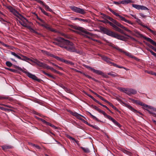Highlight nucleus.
Here are the masks:
<instances>
[{
	"label": "nucleus",
	"mask_w": 156,
	"mask_h": 156,
	"mask_svg": "<svg viewBox=\"0 0 156 156\" xmlns=\"http://www.w3.org/2000/svg\"><path fill=\"white\" fill-rule=\"evenodd\" d=\"M119 90L121 91H122L128 95L130 96L132 94H136L137 91L133 89L130 88H123L122 87H119Z\"/></svg>",
	"instance_id": "nucleus-1"
},
{
	"label": "nucleus",
	"mask_w": 156,
	"mask_h": 156,
	"mask_svg": "<svg viewBox=\"0 0 156 156\" xmlns=\"http://www.w3.org/2000/svg\"><path fill=\"white\" fill-rule=\"evenodd\" d=\"M65 44L66 45L65 47V48L66 50L72 52L76 51V49H75V48L73 46V44L72 42L67 40H66Z\"/></svg>",
	"instance_id": "nucleus-2"
},
{
	"label": "nucleus",
	"mask_w": 156,
	"mask_h": 156,
	"mask_svg": "<svg viewBox=\"0 0 156 156\" xmlns=\"http://www.w3.org/2000/svg\"><path fill=\"white\" fill-rule=\"evenodd\" d=\"M108 20H109L110 21H111L112 22H111L112 23L115 24L117 26L119 27H120L123 29L124 30H126V31L129 33H131V31L130 30L128 29L127 28L122 25L120 23L117 22L115 20H114L113 18L110 17L109 16H108Z\"/></svg>",
	"instance_id": "nucleus-3"
},
{
	"label": "nucleus",
	"mask_w": 156,
	"mask_h": 156,
	"mask_svg": "<svg viewBox=\"0 0 156 156\" xmlns=\"http://www.w3.org/2000/svg\"><path fill=\"white\" fill-rule=\"evenodd\" d=\"M108 9L112 12L114 15H115L116 16L118 17L122 21H123L127 23L130 24H133V23L129 20H128L126 19L124 17L122 16L119 15L117 13L115 12L114 11L111 9L110 8H108Z\"/></svg>",
	"instance_id": "nucleus-4"
},
{
	"label": "nucleus",
	"mask_w": 156,
	"mask_h": 156,
	"mask_svg": "<svg viewBox=\"0 0 156 156\" xmlns=\"http://www.w3.org/2000/svg\"><path fill=\"white\" fill-rule=\"evenodd\" d=\"M8 8L14 15L17 17L21 20H22L23 19H24L27 21V20L25 18L23 17L22 15L19 14L18 12L15 9H14L11 6H9Z\"/></svg>",
	"instance_id": "nucleus-5"
},
{
	"label": "nucleus",
	"mask_w": 156,
	"mask_h": 156,
	"mask_svg": "<svg viewBox=\"0 0 156 156\" xmlns=\"http://www.w3.org/2000/svg\"><path fill=\"white\" fill-rule=\"evenodd\" d=\"M70 8L73 11L80 14H84L86 13L84 9L74 6H71L70 7Z\"/></svg>",
	"instance_id": "nucleus-6"
},
{
	"label": "nucleus",
	"mask_w": 156,
	"mask_h": 156,
	"mask_svg": "<svg viewBox=\"0 0 156 156\" xmlns=\"http://www.w3.org/2000/svg\"><path fill=\"white\" fill-rule=\"evenodd\" d=\"M108 23H109L111 26L113 27L114 30H115L121 33L124 34L126 36H128V35L125 34L124 31L123 30H121V29L119 28L118 27H117L116 25L115 24L113 23H112V22H109L108 21Z\"/></svg>",
	"instance_id": "nucleus-7"
},
{
	"label": "nucleus",
	"mask_w": 156,
	"mask_h": 156,
	"mask_svg": "<svg viewBox=\"0 0 156 156\" xmlns=\"http://www.w3.org/2000/svg\"><path fill=\"white\" fill-rule=\"evenodd\" d=\"M23 72L25 73L29 77L34 80H36L38 82H40L41 80V79H38L35 75H33L29 72L24 71H23Z\"/></svg>",
	"instance_id": "nucleus-8"
},
{
	"label": "nucleus",
	"mask_w": 156,
	"mask_h": 156,
	"mask_svg": "<svg viewBox=\"0 0 156 156\" xmlns=\"http://www.w3.org/2000/svg\"><path fill=\"white\" fill-rule=\"evenodd\" d=\"M73 28L77 30H80V31L82 32L83 33H84L86 34H88L91 36H93L94 35V34L91 33L89 32H88L87 31L85 30L83 28L81 27H75Z\"/></svg>",
	"instance_id": "nucleus-9"
},
{
	"label": "nucleus",
	"mask_w": 156,
	"mask_h": 156,
	"mask_svg": "<svg viewBox=\"0 0 156 156\" xmlns=\"http://www.w3.org/2000/svg\"><path fill=\"white\" fill-rule=\"evenodd\" d=\"M38 23L39 24V25L40 26L45 27L48 30H49L51 31H52V32H56V31L55 30L52 29L51 27H50L49 26V25H48V24L45 23V22H44V23H42V24H40V23Z\"/></svg>",
	"instance_id": "nucleus-10"
},
{
	"label": "nucleus",
	"mask_w": 156,
	"mask_h": 156,
	"mask_svg": "<svg viewBox=\"0 0 156 156\" xmlns=\"http://www.w3.org/2000/svg\"><path fill=\"white\" fill-rule=\"evenodd\" d=\"M125 106L128 108H129V109H130L131 111H132L133 112H135V113H138L141 115H142V114L141 112L137 111L136 109H134L130 105H128L127 104H126Z\"/></svg>",
	"instance_id": "nucleus-11"
},
{
	"label": "nucleus",
	"mask_w": 156,
	"mask_h": 156,
	"mask_svg": "<svg viewBox=\"0 0 156 156\" xmlns=\"http://www.w3.org/2000/svg\"><path fill=\"white\" fill-rule=\"evenodd\" d=\"M108 46H109L114 48H115L120 52H122L123 51V50L122 49H120L118 46H115L113 44L111 43L108 42Z\"/></svg>",
	"instance_id": "nucleus-12"
},
{
	"label": "nucleus",
	"mask_w": 156,
	"mask_h": 156,
	"mask_svg": "<svg viewBox=\"0 0 156 156\" xmlns=\"http://www.w3.org/2000/svg\"><path fill=\"white\" fill-rule=\"evenodd\" d=\"M101 17L104 19L101 20V21L106 23H107V16L102 13H101Z\"/></svg>",
	"instance_id": "nucleus-13"
},
{
	"label": "nucleus",
	"mask_w": 156,
	"mask_h": 156,
	"mask_svg": "<svg viewBox=\"0 0 156 156\" xmlns=\"http://www.w3.org/2000/svg\"><path fill=\"white\" fill-rule=\"evenodd\" d=\"M143 37L145 39L146 41H148L150 42L152 44L154 45H155L156 46V42H155L153 40L145 36H143Z\"/></svg>",
	"instance_id": "nucleus-14"
},
{
	"label": "nucleus",
	"mask_w": 156,
	"mask_h": 156,
	"mask_svg": "<svg viewBox=\"0 0 156 156\" xmlns=\"http://www.w3.org/2000/svg\"><path fill=\"white\" fill-rule=\"evenodd\" d=\"M108 64H111L112 65H113V66H114L115 67H116L118 68H123L126 70H127V69L125 67H124L122 66H119L116 64L112 63V62H110L108 61Z\"/></svg>",
	"instance_id": "nucleus-15"
},
{
	"label": "nucleus",
	"mask_w": 156,
	"mask_h": 156,
	"mask_svg": "<svg viewBox=\"0 0 156 156\" xmlns=\"http://www.w3.org/2000/svg\"><path fill=\"white\" fill-rule=\"evenodd\" d=\"M115 38L124 41L126 40V38L123 36L120 35L118 34H116V36H115Z\"/></svg>",
	"instance_id": "nucleus-16"
},
{
	"label": "nucleus",
	"mask_w": 156,
	"mask_h": 156,
	"mask_svg": "<svg viewBox=\"0 0 156 156\" xmlns=\"http://www.w3.org/2000/svg\"><path fill=\"white\" fill-rule=\"evenodd\" d=\"M20 55L21 56V59H20V60L26 62H27L28 61H30V58L21 54H20Z\"/></svg>",
	"instance_id": "nucleus-17"
},
{
	"label": "nucleus",
	"mask_w": 156,
	"mask_h": 156,
	"mask_svg": "<svg viewBox=\"0 0 156 156\" xmlns=\"http://www.w3.org/2000/svg\"><path fill=\"white\" fill-rule=\"evenodd\" d=\"M91 71L97 74L103 75V73L101 71L96 70L94 68H91Z\"/></svg>",
	"instance_id": "nucleus-18"
},
{
	"label": "nucleus",
	"mask_w": 156,
	"mask_h": 156,
	"mask_svg": "<svg viewBox=\"0 0 156 156\" xmlns=\"http://www.w3.org/2000/svg\"><path fill=\"white\" fill-rule=\"evenodd\" d=\"M55 40L56 41H58V42H63V43L65 44V41L66 40H65L63 38L59 37L55 39Z\"/></svg>",
	"instance_id": "nucleus-19"
},
{
	"label": "nucleus",
	"mask_w": 156,
	"mask_h": 156,
	"mask_svg": "<svg viewBox=\"0 0 156 156\" xmlns=\"http://www.w3.org/2000/svg\"><path fill=\"white\" fill-rule=\"evenodd\" d=\"M116 34L111 31L108 30V36L115 38Z\"/></svg>",
	"instance_id": "nucleus-20"
},
{
	"label": "nucleus",
	"mask_w": 156,
	"mask_h": 156,
	"mask_svg": "<svg viewBox=\"0 0 156 156\" xmlns=\"http://www.w3.org/2000/svg\"><path fill=\"white\" fill-rule=\"evenodd\" d=\"M133 2L131 0H123L121 1L122 4L126 5L129 3H130Z\"/></svg>",
	"instance_id": "nucleus-21"
},
{
	"label": "nucleus",
	"mask_w": 156,
	"mask_h": 156,
	"mask_svg": "<svg viewBox=\"0 0 156 156\" xmlns=\"http://www.w3.org/2000/svg\"><path fill=\"white\" fill-rule=\"evenodd\" d=\"M131 100L132 101H133L134 103H136L137 105H140L142 106L143 105H144L143 103L141 102H140V101L135 100L133 99H131Z\"/></svg>",
	"instance_id": "nucleus-22"
},
{
	"label": "nucleus",
	"mask_w": 156,
	"mask_h": 156,
	"mask_svg": "<svg viewBox=\"0 0 156 156\" xmlns=\"http://www.w3.org/2000/svg\"><path fill=\"white\" fill-rule=\"evenodd\" d=\"M74 20H77L80 21H82L84 23H89V20L86 19H83L81 18H75Z\"/></svg>",
	"instance_id": "nucleus-23"
},
{
	"label": "nucleus",
	"mask_w": 156,
	"mask_h": 156,
	"mask_svg": "<svg viewBox=\"0 0 156 156\" xmlns=\"http://www.w3.org/2000/svg\"><path fill=\"white\" fill-rule=\"evenodd\" d=\"M11 54L14 56L15 57L17 58L20 59H21V56L20 55H19L18 54L16 53L15 52L11 51ZM19 54V55H20Z\"/></svg>",
	"instance_id": "nucleus-24"
},
{
	"label": "nucleus",
	"mask_w": 156,
	"mask_h": 156,
	"mask_svg": "<svg viewBox=\"0 0 156 156\" xmlns=\"http://www.w3.org/2000/svg\"><path fill=\"white\" fill-rule=\"evenodd\" d=\"M101 31L103 33L107 34V29L103 27H101L100 28Z\"/></svg>",
	"instance_id": "nucleus-25"
},
{
	"label": "nucleus",
	"mask_w": 156,
	"mask_h": 156,
	"mask_svg": "<svg viewBox=\"0 0 156 156\" xmlns=\"http://www.w3.org/2000/svg\"><path fill=\"white\" fill-rule=\"evenodd\" d=\"M42 5L44 7L46 10L49 11L50 12H52V10L51 9H50L48 5L45 4L44 3Z\"/></svg>",
	"instance_id": "nucleus-26"
},
{
	"label": "nucleus",
	"mask_w": 156,
	"mask_h": 156,
	"mask_svg": "<svg viewBox=\"0 0 156 156\" xmlns=\"http://www.w3.org/2000/svg\"><path fill=\"white\" fill-rule=\"evenodd\" d=\"M80 148L82 149L83 151L86 153H89L90 152L89 149L88 148L83 147H81Z\"/></svg>",
	"instance_id": "nucleus-27"
},
{
	"label": "nucleus",
	"mask_w": 156,
	"mask_h": 156,
	"mask_svg": "<svg viewBox=\"0 0 156 156\" xmlns=\"http://www.w3.org/2000/svg\"><path fill=\"white\" fill-rule=\"evenodd\" d=\"M90 107L91 108L94 109L95 110L97 111L98 112H99V111H100V109L97 106L94 105H89Z\"/></svg>",
	"instance_id": "nucleus-28"
},
{
	"label": "nucleus",
	"mask_w": 156,
	"mask_h": 156,
	"mask_svg": "<svg viewBox=\"0 0 156 156\" xmlns=\"http://www.w3.org/2000/svg\"><path fill=\"white\" fill-rule=\"evenodd\" d=\"M108 75L111 76L112 77H114L117 76V74L116 73L112 72L108 73Z\"/></svg>",
	"instance_id": "nucleus-29"
},
{
	"label": "nucleus",
	"mask_w": 156,
	"mask_h": 156,
	"mask_svg": "<svg viewBox=\"0 0 156 156\" xmlns=\"http://www.w3.org/2000/svg\"><path fill=\"white\" fill-rule=\"evenodd\" d=\"M108 105H109L110 106L112 107L113 109H115V110L117 111H118V109L116 108V107L114 106L112 104L108 101Z\"/></svg>",
	"instance_id": "nucleus-30"
},
{
	"label": "nucleus",
	"mask_w": 156,
	"mask_h": 156,
	"mask_svg": "<svg viewBox=\"0 0 156 156\" xmlns=\"http://www.w3.org/2000/svg\"><path fill=\"white\" fill-rule=\"evenodd\" d=\"M44 63L42 62H40L39 61H38L36 64L40 67H43V66L44 65Z\"/></svg>",
	"instance_id": "nucleus-31"
},
{
	"label": "nucleus",
	"mask_w": 156,
	"mask_h": 156,
	"mask_svg": "<svg viewBox=\"0 0 156 156\" xmlns=\"http://www.w3.org/2000/svg\"><path fill=\"white\" fill-rule=\"evenodd\" d=\"M81 116L83 117L82 115L78 113L76 115V117L83 121H84V120L83 119L81 118Z\"/></svg>",
	"instance_id": "nucleus-32"
},
{
	"label": "nucleus",
	"mask_w": 156,
	"mask_h": 156,
	"mask_svg": "<svg viewBox=\"0 0 156 156\" xmlns=\"http://www.w3.org/2000/svg\"><path fill=\"white\" fill-rule=\"evenodd\" d=\"M112 122L116 126H117L119 127H120L121 126L120 124L117 121H116L115 119H114V121H113Z\"/></svg>",
	"instance_id": "nucleus-33"
},
{
	"label": "nucleus",
	"mask_w": 156,
	"mask_h": 156,
	"mask_svg": "<svg viewBox=\"0 0 156 156\" xmlns=\"http://www.w3.org/2000/svg\"><path fill=\"white\" fill-rule=\"evenodd\" d=\"M132 6L138 10L140 9V5L136 4H132Z\"/></svg>",
	"instance_id": "nucleus-34"
},
{
	"label": "nucleus",
	"mask_w": 156,
	"mask_h": 156,
	"mask_svg": "<svg viewBox=\"0 0 156 156\" xmlns=\"http://www.w3.org/2000/svg\"><path fill=\"white\" fill-rule=\"evenodd\" d=\"M65 45H66L65 44L63 43V42H59L58 46L61 48H65V47L66 46H65Z\"/></svg>",
	"instance_id": "nucleus-35"
},
{
	"label": "nucleus",
	"mask_w": 156,
	"mask_h": 156,
	"mask_svg": "<svg viewBox=\"0 0 156 156\" xmlns=\"http://www.w3.org/2000/svg\"><path fill=\"white\" fill-rule=\"evenodd\" d=\"M144 27L146 28L151 32L153 34H155V32L152 30L150 28H149L147 26H144Z\"/></svg>",
	"instance_id": "nucleus-36"
},
{
	"label": "nucleus",
	"mask_w": 156,
	"mask_h": 156,
	"mask_svg": "<svg viewBox=\"0 0 156 156\" xmlns=\"http://www.w3.org/2000/svg\"><path fill=\"white\" fill-rule=\"evenodd\" d=\"M140 9L144 10H148V9L146 6L140 5Z\"/></svg>",
	"instance_id": "nucleus-37"
},
{
	"label": "nucleus",
	"mask_w": 156,
	"mask_h": 156,
	"mask_svg": "<svg viewBox=\"0 0 156 156\" xmlns=\"http://www.w3.org/2000/svg\"><path fill=\"white\" fill-rule=\"evenodd\" d=\"M55 58H56L57 60L60 61H61L62 62H64V61H65V59H64L62 58H60L58 56H57L55 57Z\"/></svg>",
	"instance_id": "nucleus-38"
},
{
	"label": "nucleus",
	"mask_w": 156,
	"mask_h": 156,
	"mask_svg": "<svg viewBox=\"0 0 156 156\" xmlns=\"http://www.w3.org/2000/svg\"><path fill=\"white\" fill-rule=\"evenodd\" d=\"M44 68H46L47 69H51V67H50L47 64L44 63V65L43 66V67Z\"/></svg>",
	"instance_id": "nucleus-39"
},
{
	"label": "nucleus",
	"mask_w": 156,
	"mask_h": 156,
	"mask_svg": "<svg viewBox=\"0 0 156 156\" xmlns=\"http://www.w3.org/2000/svg\"><path fill=\"white\" fill-rule=\"evenodd\" d=\"M147 50L150 51L151 53L154 56L156 57V53L154 52L152 50H151L149 48H147Z\"/></svg>",
	"instance_id": "nucleus-40"
},
{
	"label": "nucleus",
	"mask_w": 156,
	"mask_h": 156,
	"mask_svg": "<svg viewBox=\"0 0 156 156\" xmlns=\"http://www.w3.org/2000/svg\"><path fill=\"white\" fill-rule=\"evenodd\" d=\"M64 62H65V63H66L67 64H69L71 65H74V63L71 62V61H67V60H65V61H64Z\"/></svg>",
	"instance_id": "nucleus-41"
},
{
	"label": "nucleus",
	"mask_w": 156,
	"mask_h": 156,
	"mask_svg": "<svg viewBox=\"0 0 156 156\" xmlns=\"http://www.w3.org/2000/svg\"><path fill=\"white\" fill-rule=\"evenodd\" d=\"M99 112L103 114L105 117H107V115L106 113L104 111L100 110Z\"/></svg>",
	"instance_id": "nucleus-42"
},
{
	"label": "nucleus",
	"mask_w": 156,
	"mask_h": 156,
	"mask_svg": "<svg viewBox=\"0 0 156 156\" xmlns=\"http://www.w3.org/2000/svg\"><path fill=\"white\" fill-rule=\"evenodd\" d=\"M6 64L7 66L9 67H11L12 65V64L9 61H7L6 62Z\"/></svg>",
	"instance_id": "nucleus-43"
},
{
	"label": "nucleus",
	"mask_w": 156,
	"mask_h": 156,
	"mask_svg": "<svg viewBox=\"0 0 156 156\" xmlns=\"http://www.w3.org/2000/svg\"><path fill=\"white\" fill-rule=\"evenodd\" d=\"M125 53L126 55L128 56H129V57H131L132 58H134V57L133 56H132L131 55V54L127 52H125Z\"/></svg>",
	"instance_id": "nucleus-44"
},
{
	"label": "nucleus",
	"mask_w": 156,
	"mask_h": 156,
	"mask_svg": "<svg viewBox=\"0 0 156 156\" xmlns=\"http://www.w3.org/2000/svg\"><path fill=\"white\" fill-rule=\"evenodd\" d=\"M147 73L149 74L156 76V73L152 71H149L147 72Z\"/></svg>",
	"instance_id": "nucleus-45"
},
{
	"label": "nucleus",
	"mask_w": 156,
	"mask_h": 156,
	"mask_svg": "<svg viewBox=\"0 0 156 156\" xmlns=\"http://www.w3.org/2000/svg\"><path fill=\"white\" fill-rule=\"evenodd\" d=\"M52 65H53V66H56V67H58V68H59L60 69V70H62L63 69V68L61 67H60L59 66H58V65L55 64L54 63H52V62H51V63Z\"/></svg>",
	"instance_id": "nucleus-46"
},
{
	"label": "nucleus",
	"mask_w": 156,
	"mask_h": 156,
	"mask_svg": "<svg viewBox=\"0 0 156 156\" xmlns=\"http://www.w3.org/2000/svg\"><path fill=\"white\" fill-rule=\"evenodd\" d=\"M64 90L66 92L69 93H70V92H71V90L70 89L66 87L65 88Z\"/></svg>",
	"instance_id": "nucleus-47"
},
{
	"label": "nucleus",
	"mask_w": 156,
	"mask_h": 156,
	"mask_svg": "<svg viewBox=\"0 0 156 156\" xmlns=\"http://www.w3.org/2000/svg\"><path fill=\"white\" fill-rule=\"evenodd\" d=\"M148 108L154 111H156V108H154L152 106H150L148 105Z\"/></svg>",
	"instance_id": "nucleus-48"
},
{
	"label": "nucleus",
	"mask_w": 156,
	"mask_h": 156,
	"mask_svg": "<svg viewBox=\"0 0 156 156\" xmlns=\"http://www.w3.org/2000/svg\"><path fill=\"white\" fill-rule=\"evenodd\" d=\"M88 112L90 114V115L91 116V117L93 118L94 119H95V120H98V119L96 117L94 116L93 115H92L91 113L89 112Z\"/></svg>",
	"instance_id": "nucleus-49"
},
{
	"label": "nucleus",
	"mask_w": 156,
	"mask_h": 156,
	"mask_svg": "<svg viewBox=\"0 0 156 156\" xmlns=\"http://www.w3.org/2000/svg\"><path fill=\"white\" fill-rule=\"evenodd\" d=\"M108 119L111 121L112 122L114 121V119L110 116L108 115Z\"/></svg>",
	"instance_id": "nucleus-50"
},
{
	"label": "nucleus",
	"mask_w": 156,
	"mask_h": 156,
	"mask_svg": "<svg viewBox=\"0 0 156 156\" xmlns=\"http://www.w3.org/2000/svg\"><path fill=\"white\" fill-rule=\"evenodd\" d=\"M71 69L73 70V71H75V72H78V73H83V72H82L81 71H80L79 70H77L76 69H74V68H72Z\"/></svg>",
	"instance_id": "nucleus-51"
},
{
	"label": "nucleus",
	"mask_w": 156,
	"mask_h": 156,
	"mask_svg": "<svg viewBox=\"0 0 156 156\" xmlns=\"http://www.w3.org/2000/svg\"><path fill=\"white\" fill-rule=\"evenodd\" d=\"M0 43H1L2 45L3 46H4L5 47H9V46L8 45L5 44L4 43V42L0 41Z\"/></svg>",
	"instance_id": "nucleus-52"
},
{
	"label": "nucleus",
	"mask_w": 156,
	"mask_h": 156,
	"mask_svg": "<svg viewBox=\"0 0 156 156\" xmlns=\"http://www.w3.org/2000/svg\"><path fill=\"white\" fill-rule=\"evenodd\" d=\"M97 97L101 99L102 100V101H104L105 102H107V101L106 100H105L104 98H103L102 97L100 96L99 95H97Z\"/></svg>",
	"instance_id": "nucleus-53"
},
{
	"label": "nucleus",
	"mask_w": 156,
	"mask_h": 156,
	"mask_svg": "<svg viewBox=\"0 0 156 156\" xmlns=\"http://www.w3.org/2000/svg\"><path fill=\"white\" fill-rule=\"evenodd\" d=\"M149 47L151 48V49H152L154 51H155V52H156V48H155L153 46H152V45H149Z\"/></svg>",
	"instance_id": "nucleus-54"
},
{
	"label": "nucleus",
	"mask_w": 156,
	"mask_h": 156,
	"mask_svg": "<svg viewBox=\"0 0 156 156\" xmlns=\"http://www.w3.org/2000/svg\"><path fill=\"white\" fill-rule=\"evenodd\" d=\"M39 60H38L37 59H35L34 60V61H33V60H32L30 59V61L33 62H34L36 64H37V62H38Z\"/></svg>",
	"instance_id": "nucleus-55"
},
{
	"label": "nucleus",
	"mask_w": 156,
	"mask_h": 156,
	"mask_svg": "<svg viewBox=\"0 0 156 156\" xmlns=\"http://www.w3.org/2000/svg\"><path fill=\"white\" fill-rule=\"evenodd\" d=\"M113 3H114L117 5H119V4H121V1H119V2L114 1L113 2Z\"/></svg>",
	"instance_id": "nucleus-56"
},
{
	"label": "nucleus",
	"mask_w": 156,
	"mask_h": 156,
	"mask_svg": "<svg viewBox=\"0 0 156 156\" xmlns=\"http://www.w3.org/2000/svg\"><path fill=\"white\" fill-rule=\"evenodd\" d=\"M32 145L33 146H34V147H36L37 149H40V147L37 145L33 144H32Z\"/></svg>",
	"instance_id": "nucleus-57"
},
{
	"label": "nucleus",
	"mask_w": 156,
	"mask_h": 156,
	"mask_svg": "<svg viewBox=\"0 0 156 156\" xmlns=\"http://www.w3.org/2000/svg\"><path fill=\"white\" fill-rule=\"evenodd\" d=\"M135 19L136 20V22L140 24L141 23L140 20L138 18L136 17Z\"/></svg>",
	"instance_id": "nucleus-58"
},
{
	"label": "nucleus",
	"mask_w": 156,
	"mask_h": 156,
	"mask_svg": "<svg viewBox=\"0 0 156 156\" xmlns=\"http://www.w3.org/2000/svg\"><path fill=\"white\" fill-rule=\"evenodd\" d=\"M70 113L72 115H73L75 117L78 114L76 112H71Z\"/></svg>",
	"instance_id": "nucleus-59"
},
{
	"label": "nucleus",
	"mask_w": 156,
	"mask_h": 156,
	"mask_svg": "<svg viewBox=\"0 0 156 156\" xmlns=\"http://www.w3.org/2000/svg\"><path fill=\"white\" fill-rule=\"evenodd\" d=\"M139 15L140 16L144 18H146L147 17V16L146 15H144V14L142 13H140Z\"/></svg>",
	"instance_id": "nucleus-60"
},
{
	"label": "nucleus",
	"mask_w": 156,
	"mask_h": 156,
	"mask_svg": "<svg viewBox=\"0 0 156 156\" xmlns=\"http://www.w3.org/2000/svg\"><path fill=\"white\" fill-rule=\"evenodd\" d=\"M42 12L45 15L48 16H49V13L46 12L44 10H43V11Z\"/></svg>",
	"instance_id": "nucleus-61"
},
{
	"label": "nucleus",
	"mask_w": 156,
	"mask_h": 156,
	"mask_svg": "<svg viewBox=\"0 0 156 156\" xmlns=\"http://www.w3.org/2000/svg\"><path fill=\"white\" fill-rule=\"evenodd\" d=\"M19 23H20V24L23 27H26L27 26H26V24L24 23H23V22H22L20 21Z\"/></svg>",
	"instance_id": "nucleus-62"
},
{
	"label": "nucleus",
	"mask_w": 156,
	"mask_h": 156,
	"mask_svg": "<svg viewBox=\"0 0 156 156\" xmlns=\"http://www.w3.org/2000/svg\"><path fill=\"white\" fill-rule=\"evenodd\" d=\"M37 19L38 20H39L42 23H44V20H42V19H41L40 18L38 17V16H37Z\"/></svg>",
	"instance_id": "nucleus-63"
},
{
	"label": "nucleus",
	"mask_w": 156,
	"mask_h": 156,
	"mask_svg": "<svg viewBox=\"0 0 156 156\" xmlns=\"http://www.w3.org/2000/svg\"><path fill=\"white\" fill-rule=\"evenodd\" d=\"M39 120L42 121L44 123H45L46 122V121L44 120V119H41V118H39Z\"/></svg>",
	"instance_id": "nucleus-64"
}]
</instances>
